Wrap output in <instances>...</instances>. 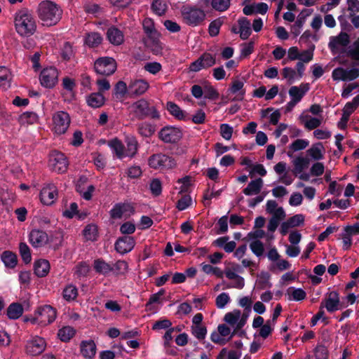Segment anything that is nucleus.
Instances as JSON below:
<instances>
[{
	"instance_id": "obj_1",
	"label": "nucleus",
	"mask_w": 359,
	"mask_h": 359,
	"mask_svg": "<svg viewBox=\"0 0 359 359\" xmlns=\"http://www.w3.org/2000/svg\"><path fill=\"white\" fill-rule=\"evenodd\" d=\"M37 15L43 25L53 26L61 19L62 10L55 2L46 0L39 4Z\"/></svg>"
},
{
	"instance_id": "obj_2",
	"label": "nucleus",
	"mask_w": 359,
	"mask_h": 359,
	"mask_svg": "<svg viewBox=\"0 0 359 359\" xmlns=\"http://www.w3.org/2000/svg\"><path fill=\"white\" fill-rule=\"evenodd\" d=\"M14 25L16 32L22 37H29L36 30V20L26 9H22L15 13Z\"/></svg>"
},
{
	"instance_id": "obj_3",
	"label": "nucleus",
	"mask_w": 359,
	"mask_h": 359,
	"mask_svg": "<svg viewBox=\"0 0 359 359\" xmlns=\"http://www.w3.org/2000/svg\"><path fill=\"white\" fill-rule=\"evenodd\" d=\"M56 310L50 305H43L37 308L34 314L26 317L25 322L32 325L46 326L52 323L56 318Z\"/></svg>"
},
{
	"instance_id": "obj_4",
	"label": "nucleus",
	"mask_w": 359,
	"mask_h": 359,
	"mask_svg": "<svg viewBox=\"0 0 359 359\" xmlns=\"http://www.w3.org/2000/svg\"><path fill=\"white\" fill-rule=\"evenodd\" d=\"M148 165L154 170L164 171L175 168L177 165V161L171 156L158 153L151 155L148 158Z\"/></svg>"
},
{
	"instance_id": "obj_5",
	"label": "nucleus",
	"mask_w": 359,
	"mask_h": 359,
	"mask_svg": "<svg viewBox=\"0 0 359 359\" xmlns=\"http://www.w3.org/2000/svg\"><path fill=\"white\" fill-rule=\"evenodd\" d=\"M310 90L309 83H302L299 86H292L288 90L290 101L286 104L285 112H290L294 107L302 101L305 95Z\"/></svg>"
},
{
	"instance_id": "obj_6",
	"label": "nucleus",
	"mask_w": 359,
	"mask_h": 359,
	"mask_svg": "<svg viewBox=\"0 0 359 359\" xmlns=\"http://www.w3.org/2000/svg\"><path fill=\"white\" fill-rule=\"evenodd\" d=\"M48 166L55 172L64 173L68 169L69 161L63 153L53 151L49 154Z\"/></svg>"
},
{
	"instance_id": "obj_7",
	"label": "nucleus",
	"mask_w": 359,
	"mask_h": 359,
	"mask_svg": "<svg viewBox=\"0 0 359 359\" xmlns=\"http://www.w3.org/2000/svg\"><path fill=\"white\" fill-rule=\"evenodd\" d=\"M181 13L185 23L193 27L199 25L205 18L203 10L192 6L182 7Z\"/></svg>"
},
{
	"instance_id": "obj_8",
	"label": "nucleus",
	"mask_w": 359,
	"mask_h": 359,
	"mask_svg": "<svg viewBox=\"0 0 359 359\" xmlns=\"http://www.w3.org/2000/svg\"><path fill=\"white\" fill-rule=\"evenodd\" d=\"M70 116L64 111H59L53 115V131L57 135L65 134L70 125Z\"/></svg>"
},
{
	"instance_id": "obj_9",
	"label": "nucleus",
	"mask_w": 359,
	"mask_h": 359,
	"mask_svg": "<svg viewBox=\"0 0 359 359\" xmlns=\"http://www.w3.org/2000/svg\"><path fill=\"white\" fill-rule=\"evenodd\" d=\"M46 347V341L44 338L35 335L27 340L25 350L27 354L36 356L42 353Z\"/></svg>"
},
{
	"instance_id": "obj_10",
	"label": "nucleus",
	"mask_w": 359,
	"mask_h": 359,
	"mask_svg": "<svg viewBox=\"0 0 359 359\" xmlns=\"http://www.w3.org/2000/svg\"><path fill=\"white\" fill-rule=\"evenodd\" d=\"M158 137L166 144H175L182 137V132L180 128L165 126L158 132Z\"/></svg>"
},
{
	"instance_id": "obj_11",
	"label": "nucleus",
	"mask_w": 359,
	"mask_h": 359,
	"mask_svg": "<svg viewBox=\"0 0 359 359\" xmlns=\"http://www.w3.org/2000/svg\"><path fill=\"white\" fill-rule=\"evenodd\" d=\"M359 77V68L353 67L345 69L337 67L332 72V78L334 81H351Z\"/></svg>"
},
{
	"instance_id": "obj_12",
	"label": "nucleus",
	"mask_w": 359,
	"mask_h": 359,
	"mask_svg": "<svg viewBox=\"0 0 359 359\" xmlns=\"http://www.w3.org/2000/svg\"><path fill=\"white\" fill-rule=\"evenodd\" d=\"M95 72L102 75L112 74L116 69V64L112 57H100L95 62Z\"/></svg>"
},
{
	"instance_id": "obj_13",
	"label": "nucleus",
	"mask_w": 359,
	"mask_h": 359,
	"mask_svg": "<svg viewBox=\"0 0 359 359\" xmlns=\"http://www.w3.org/2000/svg\"><path fill=\"white\" fill-rule=\"evenodd\" d=\"M57 80L58 72L56 68L53 67L44 68L39 75L40 83L45 88H53L57 83Z\"/></svg>"
},
{
	"instance_id": "obj_14",
	"label": "nucleus",
	"mask_w": 359,
	"mask_h": 359,
	"mask_svg": "<svg viewBox=\"0 0 359 359\" xmlns=\"http://www.w3.org/2000/svg\"><path fill=\"white\" fill-rule=\"evenodd\" d=\"M216 63V58L209 53L202 54L196 60L189 65L191 72H197L202 69H206L213 66Z\"/></svg>"
},
{
	"instance_id": "obj_15",
	"label": "nucleus",
	"mask_w": 359,
	"mask_h": 359,
	"mask_svg": "<svg viewBox=\"0 0 359 359\" xmlns=\"http://www.w3.org/2000/svg\"><path fill=\"white\" fill-rule=\"evenodd\" d=\"M57 189L53 183L45 184L40 192V201L46 205H50L55 203L57 198Z\"/></svg>"
},
{
	"instance_id": "obj_16",
	"label": "nucleus",
	"mask_w": 359,
	"mask_h": 359,
	"mask_svg": "<svg viewBox=\"0 0 359 359\" xmlns=\"http://www.w3.org/2000/svg\"><path fill=\"white\" fill-rule=\"evenodd\" d=\"M224 320L231 326L234 330H238L245 325L247 316H245L240 310L235 309L231 312L226 313Z\"/></svg>"
},
{
	"instance_id": "obj_17",
	"label": "nucleus",
	"mask_w": 359,
	"mask_h": 359,
	"mask_svg": "<svg viewBox=\"0 0 359 359\" xmlns=\"http://www.w3.org/2000/svg\"><path fill=\"white\" fill-rule=\"evenodd\" d=\"M323 308H325L329 313H333L341 309L339 294L337 292L332 291L327 294L320 304V309Z\"/></svg>"
},
{
	"instance_id": "obj_18",
	"label": "nucleus",
	"mask_w": 359,
	"mask_h": 359,
	"mask_svg": "<svg viewBox=\"0 0 359 359\" xmlns=\"http://www.w3.org/2000/svg\"><path fill=\"white\" fill-rule=\"evenodd\" d=\"M349 42V35L341 32L337 36L330 37L328 47L332 53H337L340 49L347 46Z\"/></svg>"
},
{
	"instance_id": "obj_19",
	"label": "nucleus",
	"mask_w": 359,
	"mask_h": 359,
	"mask_svg": "<svg viewBox=\"0 0 359 359\" xmlns=\"http://www.w3.org/2000/svg\"><path fill=\"white\" fill-rule=\"evenodd\" d=\"M134 212L135 209L131 203H118L110 210V215L114 219H121L123 217H130Z\"/></svg>"
},
{
	"instance_id": "obj_20",
	"label": "nucleus",
	"mask_w": 359,
	"mask_h": 359,
	"mask_svg": "<svg viewBox=\"0 0 359 359\" xmlns=\"http://www.w3.org/2000/svg\"><path fill=\"white\" fill-rule=\"evenodd\" d=\"M161 36V33L157 32L146 36L144 39L145 45L154 55H160L163 52L164 45L160 41Z\"/></svg>"
},
{
	"instance_id": "obj_21",
	"label": "nucleus",
	"mask_w": 359,
	"mask_h": 359,
	"mask_svg": "<svg viewBox=\"0 0 359 359\" xmlns=\"http://www.w3.org/2000/svg\"><path fill=\"white\" fill-rule=\"evenodd\" d=\"M48 240V234L42 230L33 229L29 235V243L35 248L44 246Z\"/></svg>"
},
{
	"instance_id": "obj_22",
	"label": "nucleus",
	"mask_w": 359,
	"mask_h": 359,
	"mask_svg": "<svg viewBox=\"0 0 359 359\" xmlns=\"http://www.w3.org/2000/svg\"><path fill=\"white\" fill-rule=\"evenodd\" d=\"M135 245V239L131 236H123L115 243V249L121 255L130 252Z\"/></svg>"
},
{
	"instance_id": "obj_23",
	"label": "nucleus",
	"mask_w": 359,
	"mask_h": 359,
	"mask_svg": "<svg viewBox=\"0 0 359 359\" xmlns=\"http://www.w3.org/2000/svg\"><path fill=\"white\" fill-rule=\"evenodd\" d=\"M129 110L137 118H142L149 113V106L146 100H140L129 107Z\"/></svg>"
},
{
	"instance_id": "obj_24",
	"label": "nucleus",
	"mask_w": 359,
	"mask_h": 359,
	"mask_svg": "<svg viewBox=\"0 0 359 359\" xmlns=\"http://www.w3.org/2000/svg\"><path fill=\"white\" fill-rule=\"evenodd\" d=\"M149 84L143 79L135 80L129 85V93L131 95H141L149 88Z\"/></svg>"
},
{
	"instance_id": "obj_25",
	"label": "nucleus",
	"mask_w": 359,
	"mask_h": 359,
	"mask_svg": "<svg viewBox=\"0 0 359 359\" xmlns=\"http://www.w3.org/2000/svg\"><path fill=\"white\" fill-rule=\"evenodd\" d=\"M306 153L311 159L320 161L324 158L325 147L321 142H317L313 144Z\"/></svg>"
},
{
	"instance_id": "obj_26",
	"label": "nucleus",
	"mask_w": 359,
	"mask_h": 359,
	"mask_svg": "<svg viewBox=\"0 0 359 359\" xmlns=\"http://www.w3.org/2000/svg\"><path fill=\"white\" fill-rule=\"evenodd\" d=\"M264 182L262 179L257 178L252 180L248 186L243 189V192L246 196L258 195L263 187Z\"/></svg>"
},
{
	"instance_id": "obj_27",
	"label": "nucleus",
	"mask_w": 359,
	"mask_h": 359,
	"mask_svg": "<svg viewBox=\"0 0 359 359\" xmlns=\"http://www.w3.org/2000/svg\"><path fill=\"white\" fill-rule=\"evenodd\" d=\"M239 30L233 29L234 33H239L242 39H247L251 34V23L246 18H242L238 20Z\"/></svg>"
},
{
	"instance_id": "obj_28",
	"label": "nucleus",
	"mask_w": 359,
	"mask_h": 359,
	"mask_svg": "<svg viewBox=\"0 0 359 359\" xmlns=\"http://www.w3.org/2000/svg\"><path fill=\"white\" fill-rule=\"evenodd\" d=\"M107 36L109 42L114 45H121L124 41L123 32L114 27L108 29Z\"/></svg>"
},
{
	"instance_id": "obj_29",
	"label": "nucleus",
	"mask_w": 359,
	"mask_h": 359,
	"mask_svg": "<svg viewBox=\"0 0 359 359\" xmlns=\"http://www.w3.org/2000/svg\"><path fill=\"white\" fill-rule=\"evenodd\" d=\"M86 100L88 105L94 109L102 107L105 102V97L100 92L90 93Z\"/></svg>"
},
{
	"instance_id": "obj_30",
	"label": "nucleus",
	"mask_w": 359,
	"mask_h": 359,
	"mask_svg": "<svg viewBox=\"0 0 359 359\" xmlns=\"http://www.w3.org/2000/svg\"><path fill=\"white\" fill-rule=\"evenodd\" d=\"M125 142L126 143V147H125V158L134 157L138 149V142L136 138L133 136H126Z\"/></svg>"
},
{
	"instance_id": "obj_31",
	"label": "nucleus",
	"mask_w": 359,
	"mask_h": 359,
	"mask_svg": "<svg viewBox=\"0 0 359 359\" xmlns=\"http://www.w3.org/2000/svg\"><path fill=\"white\" fill-rule=\"evenodd\" d=\"M108 146L118 158H125V146L121 140L117 138L112 139L108 142Z\"/></svg>"
},
{
	"instance_id": "obj_32",
	"label": "nucleus",
	"mask_w": 359,
	"mask_h": 359,
	"mask_svg": "<svg viewBox=\"0 0 359 359\" xmlns=\"http://www.w3.org/2000/svg\"><path fill=\"white\" fill-rule=\"evenodd\" d=\"M81 353L86 358H93L96 353V345L93 340L83 341L81 343Z\"/></svg>"
},
{
	"instance_id": "obj_33",
	"label": "nucleus",
	"mask_w": 359,
	"mask_h": 359,
	"mask_svg": "<svg viewBox=\"0 0 359 359\" xmlns=\"http://www.w3.org/2000/svg\"><path fill=\"white\" fill-rule=\"evenodd\" d=\"M300 121L304 123V127L311 130L319 127L322 123V118L318 117H312L309 115L302 114L299 116Z\"/></svg>"
},
{
	"instance_id": "obj_34",
	"label": "nucleus",
	"mask_w": 359,
	"mask_h": 359,
	"mask_svg": "<svg viewBox=\"0 0 359 359\" xmlns=\"http://www.w3.org/2000/svg\"><path fill=\"white\" fill-rule=\"evenodd\" d=\"M93 267L97 273L104 276H107L110 272L114 271L113 266L102 259H95L93 262Z\"/></svg>"
},
{
	"instance_id": "obj_35",
	"label": "nucleus",
	"mask_w": 359,
	"mask_h": 359,
	"mask_svg": "<svg viewBox=\"0 0 359 359\" xmlns=\"http://www.w3.org/2000/svg\"><path fill=\"white\" fill-rule=\"evenodd\" d=\"M50 270L49 262L46 259H39L34 263V273L39 277L46 276Z\"/></svg>"
},
{
	"instance_id": "obj_36",
	"label": "nucleus",
	"mask_w": 359,
	"mask_h": 359,
	"mask_svg": "<svg viewBox=\"0 0 359 359\" xmlns=\"http://www.w3.org/2000/svg\"><path fill=\"white\" fill-rule=\"evenodd\" d=\"M286 295L290 301L300 302L306 298V293L302 288L290 287L287 289Z\"/></svg>"
},
{
	"instance_id": "obj_37",
	"label": "nucleus",
	"mask_w": 359,
	"mask_h": 359,
	"mask_svg": "<svg viewBox=\"0 0 359 359\" xmlns=\"http://www.w3.org/2000/svg\"><path fill=\"white\" fill-rule=\"evenodd\" d=\"M23 307L19 303H12L7 309V316L9 319H18L23 313Z\"/></svg>"
},
{
	"instance_id": "obj_38",
	"label": "nucleus",
	"mask_w": 359,
	"mask_h": 359,
	"mask_svg": "<svg viewBox=\"0 0 359 359\" xmlns=\"http://www.w3.org/2000/svg\"><path fill=\"white\" fill-rule=\"evenodd\" d=\"M244 82L241 80H233L229 89L231 93L238 94V100H242L244 97L245 91L243 89Z\"/></svg>"
},
{
	"instance_id": "obj_39",
	"label": "nucleus",
	"mask_w": 359,
	"mask_h": 359,
	"mask_svg": "<svg viewBox=\"0 0 359 359\" xmlns=\"http://www.w3.org/2000/svg\"><path fill=\"white\" fill-rule=\"evenodd\" d=\"M12 80V74L6 67H0V86L4 89L10 87Z\"/></svg>"
},
{
	"instance_id": "obj_40",
	"label": "nucleus",
	"mask_w": 359,
	"mask_h": 359,
	"mask_svg": "<svg viewBox=\"0 0 359 359\" xmlns=\"http://www.w3.org/2000/svg\"><path fill=\"white\" fill-rule=\"evenodd\" d=\"M79 294L77 287L73 284H69L63 289L62 297L67 302L75 300Z\"/></svg>"
},
{
	"instance_id": "obj_41",
	"label": "nucleus",
	"mask_w": 359,
	"mask_h": 359,
	"mask_svg": "<svg viewBox=\"0 0 359 359\" xmlns=\"http://www.w3.org/2000/svg\"><path fill=\"white\" fill-rule=\"evenodd\" d=\"M168 111L179 120H185L187 118L186 113L180 109L176 104L168 102L167 103Z\"/></svg>"
},
{
	"instance_id": "obj_42",
	"label": "nucleus",
	"mask_w": 359,
	"mask_h": 359,
	"mask_svg": "<svg viewBox=\"0 0 359 359\" xmlns=\"http://www.w3.org/2000/svg\"><path fill=\"white\" fill-rule=\"evenodd\" d=\"M75 330L71 326H65L58 330L57 337L64 342L69 341L75 334Z\"/></svg>"
},
{
	"instance_id": "obj_43",
	"label": "nucleus",
	"mask_w": 359,
	"mask_h": 359,
	"mask_svg": "<svg viewBox=\"0 0 359 359\" xmlns=\"http://www.w3.org/2000/svg\"><path fill=\"white\" fill-rule=\"evenodd\" d=\"M1 261L6 267L13 269L17 264V257L12 252L5 251L1 255Z\"/></svg>"
},
{
	"instance_id": "obj_44",
	"label": "nucleus",
	"mask_w": 359,
	"mask_h": 359,
	"mask_svg": "<svg viewBox=\"0 0 359 359\" xmlns=\"http://www.w3.org/2000/svg\"><path fill=\"white\" fill-rule=\"evenodd\" d=\"M309 160L306 157L297 156L292 161L294 172L302 173L309 165Z\"/></svg>"
},
{
	"instance_id": "obj_45",
	"label": "nucleus",
	"mask_w": 359,
	"mask_h": 359,
	"mask_svg": "<svg viewBox=\"0 0 359 359\" xmlns=\"http://www.w3.org/2000/svg\"><path fill=\"white\" fill-rule=\"evenodd\" d=\"M249 247L252 253L257 257H260L264 255L265 250L264 245L260 240L255 239L251 241Z\"/></svg>"
},
{
	"instance_id": "obj_46",
	"label": "nucleus",
	"mask_w": 359,
	"mask_h": 359,
	"mask_svg": "<svg viewBox=\"0 0 359 359\" xmlns=\"http://www.w3.org/2000/svg\"><path fill=\"white\" fill-rule=\"evenodd\" d=\"M83 233L86 240L95 241L97 238V226L93 224H88L83 229Z\"/></svg>"
},
{
	"instance_id": "obj_47",
	"label": "nucleus",
	"mask_w": 359,
	"mask_h": 359,
	"mask_svg": "<svg viewBox=\"0 0 359 359\" xmlns=\"http://www.w3.org/2000/svg\"><path fill=\"white\" fill-rule=\"evenodd\" d=\"M205 3L210 2L213 9L217 11H225L230 6V0H205Z\"/></svg>"
},
{
	"instance_id": "obj_48",
	"label": "nucleus",
	"mask_w": 359,
	"mask_h": 359,
	"mask_svg": "<svg viewBox=\"0 0 359 359\" xmlns=\"http://www.w3.org/2000/svg\"><path fill=\"white\" fill-rule=\"evenodd\" d=\"M102 38L99 33L93 32L88 34L85 39V43L89 47L93 48L101 43Z\"/></svg>"
},
{
	"instance_id": "obj_49",
	"label": "nucleus",
	"mask_w": 359,
	"mask_h": 359,
	"mask_svg": "<svg viewBox=\"0 0 359 359\" xmlns=\"http://www.w3.org/2000/svg\"><path fill=\"white\" fill-rule=\"evenodd\" d=\"M151 10L157 15H163L167 10V4L163 0H154L151 3Z\"/></svg>"
},
{
	"instance_id": "obj_50",
	"label": "nucleus",
	"mask_w": 359,
	"mask_h": 359,
	"mask_svg": "<svg viewBox=\"0 0 359 359\" xmlns=\"http://www.w3.org/2000/svg\"><path fill=\"white\" fill-rule=\"evenodd\" d=\"M19 120L23 125L33 124L37 121L38 116L34 112L27 111L20 115Z\"/></svg>"
},
{
	"instance_id": "obj_51",
	"label": "nucleus",
	"mask_w": 359,
	"mask_h": 359,
	"mask_svg": "<svg viewBox=\"0 0 359 359\" xmlns=\"http://www.w3.org/2000/svg\"><path fill=\"white\" fill-rule=\"evenodd\" d=\"M202 271L206 274H213L217 278H222L224 275L223 271L216 266H212L210 264L202 263L201 264Z\"/></svg>"
},
{
	"instance_id": "obj_52",
	"label": "nucleus",
	"mask_w": 359,
	"mask_h": 359,
	"mask_svg": "<svg viewBox=\"0 0 359 359\" xmlns=\"http://www.w3.org/2000/svg\"><path fill=\"white\" fill-rule=\"evenodd\" d=\"M282 75L284 79H285L289 83H292L295 81L299 80L298 76H297L296 70L291 67H284L282 69Z\"/></svg>"
},
{
	"instance_id": "obj_53",
	"label": "nucleus",
	"mask_w": 359,
	"mask_h": 359,
	"mask_svg": "<svg viewBox=\"0 0 359 359\" xmlns=\"http://www.w3.org/2000/svg\"><path fill=\"white\" fill-rule=\"evenodd\" d=\"M242 271L243 269L240 265L233 264L231 267L226 268L223 272L228 279L233 280L235 278L239 277L240 276L238 273Z\"/></svg>"
},
{
	"instance_id": "obj_54",
	"label": "nucleus",
	"mask_w": 359,
	"mask_h": 359,
	"mask_svg": "<svg viewBox=\"0 0 359 359\" xmlns=\"http://www.w3.org/2000/svg\"><path fill=\"white\" fill-rule=\"evenodd\" d=\"M191 334L198 340H203L207 334V329L204 325H191Z\"/></svg>"
},
{
	"instance_id": "obj_55",
	"label": "nucleus",
	"mask_w": 359,
	"mask_h": 359,
	"mask_svg": "<svg viewBox=\"0 0 359 359\" xmlns=\"http://www.w3.org/2000/svg\"><path fill=\"white\" fill-rule=\"evenodd\" d=\"M309 145V141L306 139H297L289 147L292 151H298L306 149Z\"/></svg>"
},
{
	"instance_id": "obj_56",
	"label": "nucleus",
	"mask_w": 359,
	"mask_h": 359,
	"mask_svg": "<svg viewBox=\"0 0 359 359\" xmlns=\"http://www.w3.org/2000/svg\"><path fill=\"white\" fill-rule=\"evenodd\" d=\"M19 250L22 260L26 263H29L32 260L30 249L25 243H20Z\"/></svg>"
},
{
	"instance_id": "obj_57",
	"label": "nucleus",
	"mask_w": 359,
	"mask_h": 359,
	"mask_svg": "<svg viewBox=\"0 0 359 359\" xmlns=\"http://www.w3.org/2000/svg\"><path fill=\"white\" fill-rule=\"evenodd\" d=\"M254 51V43L250 41L248 43H242L241 45V58L248 57Z\"/></svg>"
},
{
	"instance_id": "obj_58",
	"label": "nucleus",
	"mask_w": 359,
	"mask_h": 359,
	"mask_svg": "<svg viewBox=\"0 0 359 359\" xmlns=\"http://www.w3.org/2000/svg\"><path fill=\"white\" fill-rule=\"evenodd\" d=\"M347 55L353 60L359 61V37L348 48Z\"/></svg>"
},
{
	"instance_id": "obj_59",
	"label": "nucleus",
	"mask_w": 359,
	"mask_h": 359,
	"mask_svg": "<svg viewBox=\"0 0 359 359\" xmlns=\"http://www.w3.org/2000/svg\"><path fill=\"white\" fill-rule=\"evenodd\" d=\"M230 302V297L228 293L222 292L215 300L216 306L218 309H224Z\"/></svg>"
},
{
	"instance_id": "obj_60",
	"label": "nucleus",
	"mask_w": 359,
	"mask_h": 359,
	"mask_svg": "<svg viewBox=\"0 0 359 359\" xmlns=\"http://www.w3.org/2000/svg\"><path fill=\"white\" fill-rule=\"evenodd\" d=\"M143 29L146 34V36L153 34L154 33L159 32L156 30L154 26L153 20L150 18H146L143 21Z\"/></svg>"
},
{
	"instance_id": "obj_61",
	"label": "nucleus",
	"mask_w": 359,
	"mask_h": 359,
	"mask_svg": "<svg viewBox=\"0 0 359 359\" xmlns=\"http://www.w3.org/2000/svg\"><path fill=\"white\" fill-rule=\"evenodd\" d=\"M220 135L225 140H230L233 134V127L227 123H222L219 126Z\"/></svg>"
},
{
	"instance_id": "obj_62",
	"label": "nucleus",
	"mask_w": 359,
	"mask_h": 359,
	"mask_svg": "<svg viewBox=\"0 0 359 359\" xmlns=\"http://www.w3.org/2000/svg\"><path fill=\"white\" fill-rule=\"evenodd\" d=\"M192 204V198L189 195L183 196L177 203V208L180 210L187 209Z\"/></svg>"
},
{
	"instance_id": "obj_63",
	"label": "nucleus",
	"mask_w": 359,
	"mask_h": 359,
	"mask_svg": "<svg viewBox=\"0 0 359 359\" xmlns=\"http://www.w3.org/2000/svg\"><path fill=\"white\" fill-rule=\"evenodd\" d=\"M275 324L273 323V321L267 320L264 325H262L259 329V335L264 338L266 339L269 336V334L271 333V332L273 330Z\"/></svg>"
},
{
	"instance_id": "obj_64",
	"label": "nucleus",
	"mask_w": 359,
	"mask_h": 359,
	"mask_svg": "<svg viewBox=\"0 0 359 359\" xmlns=\"http://www.w3.org/2000/svg\"><path fill=\"white\" fill-rule=\"evenodd\" d=\"M89 271L90 266L86 262H81L75 267V274L78 277L86 276Z\"/></svg>"
}]
</instances>
